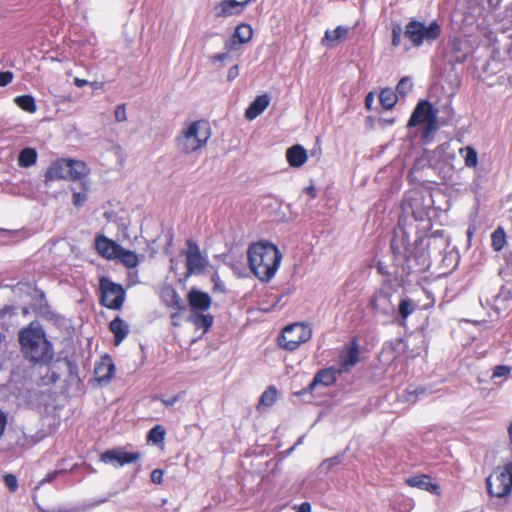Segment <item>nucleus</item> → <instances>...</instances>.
Here are the masks:
<instances>
[{
	"mask_svg": "<svg viewBox=\"0 0 512 512\" xmlns=\"http://www.w3.org/2000/svg\"><path fill=\"white\" fill-rule=\"evenodd\" d=\"M231 267L234 270L235 274H237L238 276H242V273L237 264H233Z\"/></svg>",
	"mask_w": 512,
	"mask_h": 512,
	"instance_id": "obj_60",
	"label": "nucleus"
},
{
	"mask_svg": "<svg viewBox=\"0 0 512 512\" xmlns=\"http://www.w3.org/2000/svg\"><path fill=\"white\" fill-rule=\"evenodd\" d=\"M231 58V53L225 50L223 53L214 54L210 57L212 62H225Z\"/></svg>",
	"mask_w": 512,
	"mask_h": 512,
	"instance_id": "obj_48",
	"label": "nucleus"
},
{
	"mask_svg": "<svg viewBox=\"0 0 512 512\" xmlns=\"http://www.w3.org/2000/svg\"><path fill=\"white\" fill-rule=\"evenodd\" d=\"M277 397V389L274 386L268 387L260 397V404L264 406H271Z\"/></svg>",
	"mask_w": 512,
	"mask_h": 512,
	"instance_id": "obj_38",
	"label": "nucleus"
},
{
	"mask_svg": "<svg viewBox=\"0 0 512 512\" xmlns=\"http://www.w3.org/2000/svg\"><path fill=\"white\" fill-rule=\"evenodd\" d=\"M79 185H80L79 191H78L77 187H75V186L71 187V190L73 192L72 203L76 207H81L87 200L88 186L86 185L85 182L82 181V179L79 180Z\"/></svg>",
	"mask_w": 512,
	"mask_h": 512,
	"instance_id": "obj_30",
	"label": "nucleus"
},
{
	"mask_svg": "<svg viewBox=\"0 0 512 512\" xmlns=\"http://www.w3.org/2000/svg\"><path fill=\"white\" fill-rule=\"evenodd\" d=\"M239 75L238 65H234L230 67L227 73V78L229 81L234 80Z\"/></svg>",
	"mask_w": 512,
	"mask_h": 512,
	"instance_id": "obj_52",
	"label": "nucleus"
},
{
	"mask_svg": "<svg viewBox=\"0 0 512 512\" xmlns=\"http://www.w3.org/2000/svg\"><path fill=\"white\" fill-rule=\"evenodd\" d=\"M186 256V267L189 275H201L208 266V259L200 251L198 244L193 240H188Z\"/></svg>",
	"mask_w": 512,
	"mask_h": 512,
	"instance_id": "obj_13",
	"label": "nucleus"
},
{
	"mask_svg": "<svg viewBox=\"0 0 512 512\" xmlns=\"http://www.w3.org/2000/svg\"><path fill=\"white\" fill-rule=\"evenodd\" d=\"M4 483L11 492H15L18 489V481L13 474H6L4 476Z\"/></svg>",
	"mask_w": 512,
	"mask_h": 512,
	"instance_id": "obj_42",
	"label": "nucleus"
},
{
	"mask_svg": "<svg viewBox=\"0 0 512 512\" xmlns=\"http://www.w3.org/2000/svg\"><path fill=\"white\" fill-rule=\"evenodd\" d=\"M88 173L86 164L72 159H58L51 163L45 173V185L55 180H81Z\"/></svg>",
	"mask_w": 512,
	"mask_h": 512,
	"instance_id": "obj_5",
	"label": "nucleus"
},
{
	"mask_svg": "<svg viewBox=\"0 0 512 512\" xmlns=\"http://www.w3.org/2000/svg\"><path fill=\"white\" fill-rule=\"evenodd\" d=\"M341 373L342 369L336 367L321 369L315 374L313 380L306 388L296 392L295 394L297 396H302L305 393H311L319 385L329 387L337 381V378Z\"/></svg>",
	"mask_w": 512,
	"mask_h": 512,
	"instance_id": "obj_14",
	"label": "nucleus"
},
{
	"mask_svg": "<svg viewBox=\"0 0 512 512\" xmlns=\"http://www.w3.org/2000/svg\"><path fill=\"white\" fill-rule=\"evenodd\" d=\"M373 101H374V96H373V93L370 92L369 94H367V96L365 98L366 108L370 109L373 104Z\"/></svg>",
	"mask_w": 512,
	"mask_h": 512,
	"instance_id": "obj_56",
	"label": "nucleus"
},
{
	"mask_svg": "<svg viewBox=\"0 0 512 512\" xmlns=\"http://www.w3.org/2000/svg\"><path fill=\"white\" fill-rule=\"evenodd\" d=\"M242 43H238V40L232 36L225 41L224 49L229 53L239 50L240 45Z\"/></svg>",
	"mask_w": 512,
	"mask_h": 512,
	"instance_id": "obj_44",
	"label": "nucleus"
},
{
	"mask_svg": "<svg viewBox=\"0 0 512 512\" xmlns=\"http://www.w3.org/2000/svg\"><path fill=\"white\" fill-rule=\"evenodd\" d=\"M402 28L399 24L392 27V46L398 47L401 43Z\"/></svg>",
	"mask_w": 512,
	"mask_h": 512,
	"instance_id": "obj_43",
	"label": "nucleus"
},
{
	"mask_svg": "<svg viewBox=\"0 0 512 512\" xmlns=\"http://www.w3.org/2000/svg\"><path fill=\"white\" fill-rule=\"evenodd\" d=\"M465 60H466V56L462 55V56H457L456 59L454 60V62L463 63Z\"/></svg>",
	"mask_w": 512,
	"mask_h": 512,
	"instance_id": "obj_61",
	"label": "nucleus"
},
{
	"mask_svg": "<svg viewBox=\"0 0 512 512\" xmlns=\"http://www.w3.org/2000/svg\"><path fill=\"white\" fill-rule=\"evenodd\" d=\"M508 82L512 85V76L508 77Z\"/></svg>",
	"mask_w": 512,
	"mask_h": 512,
	"instance_id": "obj_64",
	"label": "nucleus"
},
{
	"mask_svg": "<svg viewBox=\"0 0 512 512\" xmlns=\"http://www.w3.org/2000/svg\"><path fill=\"white\" fill-rule=\"evenodd\" d=\"M296 512H311V504L309 502H303Z\"/></svg>",
	"mask_w": 512,
	"mask_h": 512,
	"instance_id": "obj_53",
	"label": "nucleus"
},
{
	"mask_svg": "<svg viewBox=\"0 0 512 512\" xmlns=\"http://www.w3.org/2000/svg\"><path fill=\"white\" fill-rule=\"evenodd\" d=\"M286 159L291 167L303 166L307 159V150L300 144L293 145L286 150Z\"/></svg>",
	"mask_w": 512,
	"mask_h": 512,
	"instance_id": "obj_19",
	"label": "nucleus"
},
{
	"mask_svg": "<svg viewBox=\"0 0 512 512\" xmlns=\"http://www.w3.org/2000/svg\"><path fill=\"white\" fill-rule=\"evenodd\" d=\"M343 461V455H335L334 457L325 459L319 466L320 469H325L327 472L330 471L333 467L338 466Z\"/></svg>",
	"mask_w": 512,
	"mask_h": 512,
	"instance_id": "obj_40",
	"label": "nucleus"
},
{
	"mask_svg": "<svg viewBox=\"0 0 512 512\" xmlns=\"http://www.w3.org/2000/svg\"><path fill=\"white\" fill-rule=\"evenodd\" d=\"M182 397V393H178L174 395L171 398H163V397H156V399H159L166 407L173 406L176 402H178Z\"/></svg>",
	"mask_w": 512,
	"mask_h": 512,
	"instance_id": "obj_47",
	"label": "nucleus"
},
{
	"mask_svg": "<svg viewBox=\"0 0 512 512\" xmlns=\"http://www.w3.org/2000/svg\"><path fill=\"white\" fill-rule=\"evenodd\" d=\"M18 107L28 113H34L37 110L35 99L31 95H21L14 99Z\"/></svg>",
	"mask_w": 512,
	"mask_h": 512,
	"instance_id": "obj_31",
	"label": "nucleus"
},
{
	"mask_svg": "<svg viewBox=\"0 0 512 512\" xmlns=\"http://www.w3.org/2000/svg\"><path fill=\"white\" fill-rule=\"evenodd\" d=\"M164 471L161 469H155L151 473V481L155 484H161L163 480Z\"/></svg>",
	"mask_w": 512,
	"mask_h": 512,
	"instance_id": "obj_49",
	"label": "nucleus"
},
{
	"mask_svg": "<svg viewBox=\"0 0 512 512\" xmlns=\"http://www.w3.org/2000/svg\"><path fill=\"white\" fill-rule=\"evenodd\" d=\"M61 472H62V471L56 470V471H53V472L48 473V474L45 476V478H43V479L38 483L37 488H38L39 486H41V485L45 484V483H50V482H52V481H53V480L58 476V474H59V473H61Z\"/></svg>",
	"mask_w": 512,
	"mask_h": 512,
	"instance_id": "obj_51",
	"label": "nucleus"
},
{
	"mask_svg": "<svg viewBox=\"0 0 512 512\" xmlns=\"http://www.w3.org/2000/svg\"><path fill=\"white\" fill-rule=\"evenodd\" d=\"M460 155L464 158L465 166L474 168L478 163V155L476 150L471 146L463 147L459 150Z\"/></svg>",
	"mask_w": 512,
	"mask_h": 512,
	"instance_id": "obj_32",
	"label": "nucleus"
},
{
	"mask_svg": "<svg viewBox=\"0 0 512 512\" xmlns=\"http://www.w3.org/2000/svg\"><path fill=\"white\" fill-rule=\"evenodd\" d=\"M189 305L194 310L205 311L211 305V297L202 291L192 289L188 294Z\"/></svg>",
	"mask_w": 512,
	"mask_h": 512,
	"instance_id": "obj_20",
	"label": "nucleus"
},
{
	"mask_svg": "<svg viewBox=\"0 0 512 512\" xmlns=\"http://www.w3.org/2000/svg\"><path fill=\"white\" fill-rule=\"evenodd\" d=\"M253 30L248 24H240L236 27L233 36L238 40V43L245 44L252 38Z\"/></svg>",
	"mask_w": 512,
	"mask_h": 512,
	"instance_id": "obj_33",
	"label": "nucleus"
},
{
	"mask_svg": "<svg viewBox=\"0 0 512 512\" xmlns=\"http://www.w3.org/2000/svg\"><path fill=\"white\" fill-rule=\"evenodd\" d=\"M51 512H78L76 508H65V507H59L57 509L52 510Z\"/></svg>",
	"mask_w": 512,
	"mask_h": 512,
	"instance_id": "obj_59",
	"label": "nucleus"
},
{
	"mask_svg": "<svg viewBox=\"0 0 512 512\" xmlns=\"http://www.w3.org/2000/svg\"><path fill=\"white\" fill-rule=\"evenodd\" d=\"M115 372V365L110 356L102 357L101 361L95 366V379L101 385H107Z\"/></svg>",
	"mask_w": 512,
	"mask_h": 512,
	"instance_id": "obj_16",
	"label": "nucleus"
},
{
	"mask_svg": "<svg viewBox=\"0 0 512 512\" xmlns=\"http://www.w3.org/2000/svg\"><path fill=\"white\" fill-rule=\"evenodd\" d=\"M397 100H398L397 94L395 93V91H393L390 88H385V89L381 90V92L379 94V101H380L382 107L386 110L392 109L395 106Z\"/></svg>",
	"mask_w": 512,
	"mask_h": 512,
	"instance_id": "obj_28",
	"label": "nucleus"
},
{
	"mask_svg": "<svg viewBox=\"0 0 512 512\" xmlns=\"http://www.w3.org/2000/svg\"><path fill=\"white\" fill-rule=\"evenodd\" d=\"M418 305L411 299L405 297L402 298L398 305L397 314L401 317V324H403L407 318L416 311Z\"/></svg>",
	"mask_w": 512,
	"mask_h": 512,
	"instance_id": "obj_25",
	"label": "nucleus"
},
{
	"mask_svg": "<svg viewBox=\"0 0 512 512\" xmlns=\"http://www.w3.org/2000/svg\"><path fill=\"white\" fill-rule=\"evenodd\" d=\"M13 73L11 71L0 72V87H5L13 80Z\"/></svg>",
	"mask_w": 512,
	"mask_h": 512,
	"instance_id": "obj_46",
	"label": "nucleus"
},
{
	"mask_svg": "<svg viewBox=\"0 0 512 512\" xmlns=\"http://www.w3.org/2000/svg\"><path fill=\"white\" fill-rule=\"evenodd\" d=\"M416 398L421 397L422 395L427 393V388L425 387H418L412 392Z\"/></svg>",
	"mask_w": 512,
	"mask_h": 512,
	"instance_id": "obj_55",
	"label": "nucleus"
},
{
	"mask_svg": "<svg viewBox=\"0 0 512 512\" xmlns=\"http://www.w3.org/2000/svg\"><path fill=\"white\" fill-rule=\"evenodd\" d=\"M165 301L167 303V305L169 307H172L173 309H176V310H184L185 309V305L183 303V301L181 300L180 296L178 295V293L175 291V290H170L166 296H165Z\"/></svg>",
	"mask_w": 512,
	"mask_h": 512,
	"instance_id": "obj_35",
	"label": "nucleus"
},
{
	"mask_svg": "<svg viewBox=\"0 0 512 512\" xmlns=\"http://www.w3.org/2000/svg\"><path fill=\"white\" fill-rule=\"evenodd\" d=\"M492 247L495 251H501L506 243V234L503 228L498 227L491 235Z\"/></svg>",
	"mask_w": 512,
	"mask_h": 512,
	"instance_id": "obj_34",
	"label": "nucleus"
},
{
	"mask_svg": "<svg viewBox=\"0 0 512 512\" xmlns=\"http://www.w3.org/2000/svg\"><path fill=\"white\" fill-rule=\"evenodd\" d=\"M115 119L117 122H124L127 119L126 116V106L125 104H120L115 109Z\"/></svg>",
	"mask_w": 512,
	"mask_h": 512,
	"instance_id": "obj_45",
	"label": "nucleus"
},
{
	"mask_svg": "<svg viewBox=\"0 0 512 512\" xmlns=\"http://www.w3.org/2000/svg\"><path fill=\"white\" fill-rule=\"evenodd\" d=\"M18 339L25 359L43 365L53 360V345L46 338L45 331L38 322H31L27 327L22 328Z\"/></svg>",
	"mask_w": 512,
	"mask_h": 512,
	"instance_id": "obj_2",
	"label": "nucleus"
},
{
	"mask_svg": "<svg viewBox=\"0 0 512 512\" xmlns=\"http://www.w3.org/2000/svg\"><path fill=\"white\" fill-rule=\"evenodd\" d=\"M116 258L119 259L123 265L129 268H134L139 263L138 255L133 251L124 249L122 246Z\"/></svg>",
	"mask_w": 512,
	"mask_h": 512,
	"instance_id": "obj_29",
	"label": "nucleus"
},
{
	"mask_svg": "<svg viewBox=\"0 0 512 512\" xmlns=\"http://www.w3.org/2000/svg\"><path fill=\"white\" fill-rule=\"evenodd\" d=\"M212 282L214 284V290L219 291V292H225V286H224L223 282L220 280V277L217 273H215L212 276Z\"/></svg>",
	"mask_w": 512,
	"mask_h": 512,
	"instance_id": "obj_50",
	"label": "nucleus"
},
{
	"mask_svg": "<svg viewBox=\"0 0 512 512\" xmlns=\"http://www.w3.org/2000/svg\"><path fill=\"white\" fill-rule=\"evenodd\" d=\"M141 457L139 452H126L120 448L110 449L101 454V461L115 467L136 462Z\"/></svg>",
	"mask_w": 512,
	"mask_h": 512,
	"instance_id": "obj_15",
	"label": "nucleus"
},
{
	"mask_svg": "<svg viewBox=\"0 0 512 512\" xmlns=\"http://www.w3.org/2000/svg\"><path fill=\"white\" fill-rule=\"evenodd\" d=\"M306 194H308L311 198H315L316 197V188L314 185H310L306 188H304L303 190Z\"/></svg>",
	"mask_w": 512,
	"mask_h": 512,
	"instance_id": "obj_54",
	"label": "nucleus"
},
{
	"mask_svg": "<svg viewBox=\"0 0 512 512\" xmlns=\"http://www.w3.org/2000/svg\"><path fill=\"white\" fill-rule=\"evenodd\" d=\"M441 32V25L436 20L426 25L421 21L412 19L405 26L404 36L414 47L419 48L425 43L430 45L436 41L440 37Z\"/></svg>",
	"mask_w": 512,
	"mask_h": 512,
	"instance_id": "obj_6",
	"label": "nucleus"
},
{
	"mask_svg": "<svg viewBox=\"0 0 512 512\" xmlns=\"http://www.w3.org/2000/svg\"><path fill=\"white\" fill-rule=\"evenodd\" d=\"M349 32V29L344 26H337L334 30H326L322 38V45L328 48H333L337 43L344 39Z\"/></svg>",
	"mask_w": 512,
	"mask_h": 512,
	"instance_id": "obj_22",
	"label": "nucleus"
},
{
	"mask_svg": "<svg viewBox=\"0 0 512 512\" xmlns=\"http://www.w3.org/2000/svg\"><path fill=\"white\" fill-rule=\"evenodd\" d=\"M281 260L282 254L271 243H254L248 249L250 269L260 281H270L276 274Z\"/></svg>",
	"mask_w": 512,
	"mask_h": 512,
	"instance_id": "obj_3",
	"label": "nucleus"
},
{
	"mask_svg": "<svg viewBox=\"0 0 512 512\" xmlns=\"http://www.w3.org/2000/svg\"><path fill=\"white\" fill-rule=\"evenodd\" d=\"M402 210L405 214L411 215L415 221L427 222L430 226V204H425L424 198L419 192L407 195L402 203Z\"/></svg>",
	"mask_w": 512,
	"mask_h": 512,
	"instance_id": "obj_11",
	"label": "nucleus"
},
{
	"mask_svg": "<svg viewBox=\"0 0 512 512\" xmlns=\"http://www.w3.org/2000/svg\"><path fill=\"white\" fill-rule=\"evenodd\" d=\"M406 483L411 487H416L428 492H434L438 489L436 484L431 482V478L428 475H416L406 479Z\"/></svg>",
	"mask_w": 512,
	"mask_h": 512,
	"instance_id": "obj_23",
	"label": "nucleus"
},
{
	"mask_svg": "<svg viewBox=\"0 0 512 512\" xmlns=\"http://www.w3.org/2000/svg\"><path fill=\"white\" fill-rule=\"evenodd\" d=\"M359 361V350L357 344L349 348L344 355L341 356V365L344 370L355 366Z\"/></svg>",
	"mask_w": 512,
	"mask_h": 512,
	"instance_id": "obj_27",
	"label": "nucleus"
},
{
	"mask_svg": "<svg viewBox=\"0 0 512 512\" xmlns=\"http://www.w3.org/2000/svg\"><path fill=\"white\" fill-rule=\"evenodd\" d=\"M393 293L390 289L376 291L370 300V307L376 315L391 319L396 315V306L392 301Z\"/></svg>",
	"mask_w": 512,
	"mask_h": 512,
	"instance_id": "obj_12",
	"label": "nucleus"
},
{
	"mask_svg": "<svg viewBox=\"0 0 512 512\" xmlns=\"http://www.w3.org/2000/svg\"><path fill=\"white\" fill-rule=\"evenodd\" d=\"M487 490L491 496L508 497L512 492V461L495 468L487 478Z\"/></svg>",
	"mask_w": 512,
	"mask_h": 512,
	"instance_id": "obj_7",
	"label": "nucleus"
},
{
	"mask_svg": "<svg viewBox=\"0 0 512 512\" xmlns=\"http://www.w3.org/2000/svg\"><path fill=\"white\" fill-rule=\"evenodd\" d=\"M312 337V328L304 323L286 326L281 334L280 346L288 351L296 350Z\"/></svg>",
	"mask_w": 512,
	"mask_h": 512,
	"instance_id": "obj_9",
	"label": "nucleus"
},
{
	"mask_svg": "<svg viewBox=\"0 0 512 512\" xmlns=\"http://www.w3.org/2000/svg\"><path fill=\"white\" fill-rule=\"evenodd\" d=\"M416 236L413 240L409 232L402 226L394 230L391 240V250L396 259H403L407 262L409 269L418 268L419 270L428 268L432 258H438L447 248L448 242L442 233L437 231L426 239Z\"/></svg>",
	"mask_w": 512,
	"mask_h": 512,
	"instance_id": "obj_1",
	"label": "nucleus"
},
{
	"mask_svg": "<svg viewBox=\"0 0 512 512\" xmlns=\"http://www.w3.org/2000/svg\"><path fill=\"white\" fill-rule=\"evenodd\" d=\"M486 2L491 9H496L500 6L502 0H486Z\"/></svg>",
	"mask_w": 512,
	"mask_h": 512,
	"instance_id": "obj_58",
	"label": "nucleus"
},
{
	"mask_svg": "<svg viewBox=\"0 0 512 512\" xmlns=\"http://www.w3.org/2000/svg\"><path fill=\"white\" fill-rule=\"evenodd\" d=\"M512 368L508 365H497L493 369L492 378L507 379L510 376Z\"/></svg>",
	"mask_w": 512,
	"mask_h": 512,
	"instance_id": "obj_41",
	"label": "nucleus"
},
{
	"mask_svg": "<svg viewBox=\"0 0 512 512\" xmlns=\"http://www.w3.org/2000/svg\"><path fill=\"white\" fill-rule=\"evenodd\" d=\"M508 436H509V441L512 445V422L510 423V425L508 427Z\"/></svg>",
	"mask_w": 512,
	"mask_h": 512,
	"instance_id": "obj_62",
	"label": "nucleus"
},
{
	"mask_svg": "<svg viewBox=\"0 0 512 512\" xmlns=\"http://www.w3.org/2000/svg\"><path fill=\"white\" fill-rule=\"evenodd\" d=\"M438 110L427 100H421L415 107L409 121L408 127H415L421 123L425 124L422 137L426 140L431 133L438 129Z\"/></svg>",
	"mask_w": 512,
	"mask_h": 512,
	"instance_id": "obj_8",
	"label": "nucleus"
},
{
	"mask_svg": "<svg viewBox=\"0 0 512 512\" xmlns=\"http://www.w3.org/2000/svg\"><path fill=\"white\" fill-rule=\"evenodd\" d=\"M302 441H303V437L299 438V439H298V441H297V443H296V445L301 444V443H302Z\"/></svg>",
	"mask_w": 512,
	"mask_h": 512,
	"instance_id": "obj_63",
	"label": "nucleus"
},
{
	"mask_svg": "<svg viewBox=\"0 0 512 512\" xmlns=\"http://www.w3.org/2000/svg\"><path fill=\"white\" fill-rule=\"evenodd\" d=\"M165 434V429L161 425H156L148 432L147 440L154 444H159L164 441Z\"/></svg>",
	"mask_w": 512,
	"mask_h": 512,
	"instance_id": "obj_37",
	"label": "nucleus"
},
{
	"mask_svg": "<svg viewBox=\"0 0 512 512\" xmlns=\"http://www.w3.org/2000/svg\"><path fill=\"white\" fill-rule=\"evenodd\" d=\"M412 81L409 77H403L400 79L396 86V94L404 97L412 89Z\"/></svg>",
	"mask_w": 512,
	"mask_h": 512,
	"instance_id": "obj_39",
	"label": "nucleus"
},
{
	"mask_svg": "<svg viewBox=\"0 0 512 512\" xmlns=\"http://www.w3.org/2000/svg\"><path fill=\"white\" fill-rule=\"evenodd\" d=\"M252 0H224L215 8L217 17H227L240 13Z\"/></svg>",
	"mask_w": 512,
	"mask_h": 512,
	"instance_id": "obj_17",
	"label": "nucleus"
},
{
	"mask_svg": "<svg viewBox=\"0 0 512 512\" xmlns=\"http://www.w3.org/2000/svg\"><path fill=\"white\" fill-rule=\"evenodd\" d=\"M89 82L85 79H80V78H74V84L78 87V88H82L84 86H86Z\"/></svg>",
	"mask_w": 512,
	"mask_h": 512,
	"instance_id": "obj_57",
	"label": "nucleus"
},
{
	"mask_svg": "<svg viewBox=\"0 0 512 512\" xmlns=\"http://www.w3.org/2000/svg\"><path fill=\"white\" fill-rule=\"evenodd\" d=\"M193 323L196 328L207 331L213 325V316L209 314H197L193 317Z\"/></svg>",
	"mask_w": 512,
	"mask_h": 512,
	"instance_id": "obj_36",
	"label": "nucleus"
},
{
	"mask_svg": "<svg viewBox=\"0 0 512 512\" xmlns=\"http://www.w3.org/2000/svg\"><path fill=\"white\" fill-rule=\"evenodd\" d=\"M37 156L35 149L30 147L24 148L18 155V165L23 168H28L36 163Z\"/></svg>",
	"mask_w": 512,
	"mask_h": 512,
	"instance_id": "obj_26",
	"label": "nucleus"
},
{
	"mask_svg": "<svg viewBox=\"0 0 512 512\" xmlns=\"http://www.w3.org/2000/svg\"><path fill=\"white\" fill-rule=\"evenodd\" d=\"M210 136L207 122L197 120L185 123L175 139L177 149L184 154L197 152L206 146Z\"/></svg>",
	"mask_w": 512,
	"mask_h": 512,
	"instance_id": "obj_4",
	"label": "nucleus"
},
{
	"mask_svg": "<svg viewBox=\"0 0 512 512\" xmlns=\"http://www.w3.org/2000/svg\"><path fill=\"white\" fill-rule=\"evenodd\" d=\"M270 98L267 94L257 96L245 111V118L253 120L258 117L269 105Z\"/></svg>",
	"mask_w": 512,
	"mask_h": 512,
	"instance_id": "obj_21",
	"label": "nucleus"
},
{
	"mask_svg": "<svg viewBox=\"0 0 512 512\" xmlns=\"http://www.w3.org/2000/svg\"><path fill=\"white\" fill-rule=\"evenodd\" d=\"M110 330L114 334L116 344L121 343L129 333L128 324L120 317H116L110 322Z\"/></svg>",
	"mask_w": 512,
	"mask_h": 512,
	"instance_id": "obj_24",
	"label": "nucleus"
},
{
	"mask_svg": "<svg viewBox=\"0 0 512 512\" xmlns=\"http://www.w3.org/2000/svg\"><path fill=\"white\" fill-rule=\"evenodd\" d=\"M101 292V304L109 309L119 310L125 301V290L108 277H101L99 280Z\"/></svg>",
	"mask_w": 512,
	"mask_h": 512,
	"instance_id": "obj_10",
	"label": "nucleus"
},
{
	"mask_svg": "<svg viewBox=\"0 0 512 512\" xmlns=\"http://www.w3.org/2000/svg\"><path fill=\"white\" fill-rule=\"evenodd\" d=\"M98 253L107 259H116L121 248L115 241L105 236H99L95 242Z\"/></svg>",
	"mask_w": 512,
	"mask_h": 512,
	"instance_id": "obj_18",
	"label": "nucleus"
}]
</instances>
